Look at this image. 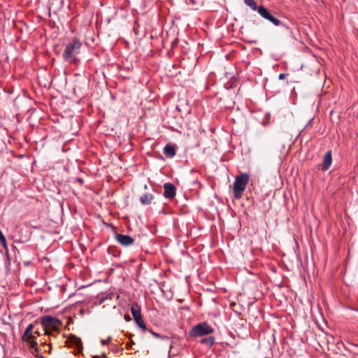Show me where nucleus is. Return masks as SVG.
<instances>
[{
    "label": "nucleus",
    "mask_w": 358,
    "mask_h": 358,
    "mask_svg": "<svg viewBox=\"0 0 358 358\" xmlns=\"http://www.w3.org/2000/svg\"><path fill=\"white\" fill-rule=\"evenodd\" d=\"M169 348H170V350L172 348V345L171 344H170Z\"/></svg>",
    "instance_id": "nucleus-24"
},
{
    "label": "nucleus",
    "mask_w": 358,
    "mask_h": 358,
    "mask_svg": "<svg viewBox=\"0 0 358 358\" xmlns=\"http://www.w3.org/2000/svg\"><path fill=\"white\" fill-rule=\"evenodd\" d=\"M70 343L75 345L78 348V351H80L83 349L81 340L76 336H73L70 338Z\"/></svg>",
    "instance_id": "nucleus-11"
},
{
    "label": "nucleus",
    "mask_w": 358,
    "mask_h": 358,
    "mask_svg": "<svg viewBox=\"0 0 358 358\" xmlns=\"http://www.w3.org/2000/svg\"><path fill=\"white\" fill-rule=\"evenodd\" d=\"M27 343L29 345V348L34 352H38L39 350L36 339L28 341Z\"/></svg>",
    "instance_id": "nucleus-14"
},
{
    "label": "nucleus",
    "mask_w": 358,
    "mask_h": 358,
    "mask_svg": "<svg viewBox=\"0 0 358 358\" xmlns=\"http://www.w3.org/2000/svg\"><path fill=\"white\" fill-rule=\"evenodd\" d=\"M155 198L153 194L150 192H146L141 196L140 201L143 205H148L152 203Z\"/></svg>",
    "instance_id": "nucleus-8"
},
{
    "label": "nucleus",
    "mask_w": 358,
    "mask_h": 358,
    "mask_svg": "<svg viewBox=\"0 0 358 358\" xmlns=\"http://www.w3.org/2000/svg\"><path fill=\"white\" fill-rule=\"evenodd\" d=\"M124 319H125V320H127V321H129V320H131V318H130L129 315H126L124 316Z\"/></svg>",
    "instance_id": "nucleus-21"
},
{
    "label": "nucleus",
    "mask_w": 358,
    "mask_h": 358,
    "mask_svg": "<svg viewBox=\"0 0 358 358\" xmlns=\"http://www.w3.org/2000/svg\"><path fill=\"white\" fill-rule=\"evenodd\" d=\"M0 241L3 243H6V238L4 237V236L2 234L1 230H0Z\"/></svg>",
    "instance_id": "nucleus-18"
},
{
    "label": "nucleus",
    "mask_w": 358,
    "mask_h": 358,
    "mask_svg": "<svg viewBox=\"0 0 358 358\" xmlns=\"http://www.w3.org/2000/svg\"><path fill=\"white\" fill-rule=\"evenodd\" d=\"M111 340H112V337L109 336V337L108 338V340H103H103H101V344H102L103 345H107V344L108 343V342H109V341H110Z\"/></svg>",
    "instance_id": "nucleus-17"
},
{
    "label": "nucleus",
    "mask_w": 358,
    "mask_h": 358,
    "mask_svg": "<svg viewBox=\"0 0 358 358\" xmlns=\"http://www.w3.org/2000/svg\"><path fill=\"white\" fill-rule=\"evenodd\" d=\"M245 3L250 6L253 10H257V13L264 19L271 22L273 25L278 27L281 24V21L275 17L271 13L263 6H257L254 0H244Z\"/></svg>",
    "instance_id": "nucleus-1"
},
{
    "label": "nucleus",
    "mask_w": 358,
    "mask_h": 358,
    "mask_svg": "<svg viewBox=\"0 0 358 358\" xmlns=\"http://www.w3.org/2000/svg\"><path fill=\"white\" fill-rule=\"evenodd\" d=\"M213 332V329L206 322L199 323L190 331L192 336H203L205 335L210 334Z\"/></svg>",
    "instance_id": "nucleus-5"
},
{
    "label": "nucleus",
    "mask_w": 358,
    "mask_h": 358,
    "mask_svg": "<svg viewBox=\"0 0 358 358\" xmlns=\"http://www.w3.org/2000/svg\"><path fill=\"white\" fill-rule=\"evenodd\" d=\"M22 339L23 341H25V342L36 340V337L34 335V331H29L27 335H26V331H24L22 335Z\"/></svg>",
    "instance_id": "nucleus-13"
},
{
    "label": "nucleus",
    "mask_w": 358,
    "mask_h": 358,
    "mask_svg": "<svg viewBox=\"0 0 358 358\" xmlns=\"http://www.w3.org/2000/svg\"><path fill=\"white\" fill-rule=\"evenodd\" d=\"M208 343L210 345H213L214 343V340L213 338H210V341H208Z\"/></svg>",
    "instance_id": "nucleus-22"
},
{
    "label": "nucleus",
    "mask_w": 358,
    "mask_h": 358,
    "mask_svg": "<svg viewBox=\"0 0 358 358\" xmlns=\"http://www.w3.org/2000/svg\"><path fill=\"white\" fill-rule=\"evenodd\" d=\"M35 334H37L38 336H39L40 333L38 331H34V335L35 336Z\"/></svg>",
    "instance_id": "nucleus-23"
},
{
    "label": "nucleus",
    "mask_w": 358,
    "mask_h": 358,
    "mask_svg": "<svg viewBox=\"0 0 358 358\" xmlns=\"http://www.w3.org/2000/svg\"><path fill=\"white\" fill-rule=\"evenodd\" d=\"M34 324H29L28 325V327L26 328L25 331H26V335L29 332V331H34Z\"/></svg>",
    "instance_id": "nucleus-16"
},
{
    "label": "nucleus",
    "mask_w": 358,
    "mask_h": 358,
    "mask_svg": "<svg viewBox=\"0 0 358 358\" xmlns=\"http://www.w3.org/2000/svg\"><path fill=\"white\" fill-rule=\"evenodd\" d=\"M81 43L78 39H74L65 48L63 57L66 62L71 64L77 62L76 55L79 54Z\"/></svg>",
    "instance_id": "nucleus-2"
},
{
    "label": "nucleus",
    "mask_w": 358,
    "mask_h": 358,
    "mask_svg": "<svg viewBox=\"0 0 358 358\" xmlns=\"http://www.w3.org/2000/svg\"><path fill=\"white\" fill-rule=\"evenodd\" d=\"M131 312L133 315L134 319H136L137 317H141V309L137 304H133L131 308Z\"/></svg>",
    "instance_id": "nucleus-12"
},
{
    "label": "nucleus",
    "mask_w": 358,
    "mask_h": 358,
    "mask_svg": "<svg viewBox=\"0 0 358 358\" xmlns=\"http://www.w3.org/2000/svg\"><path fill=\"white\" fill-rule=\"evenodd\" d=\"M41 324L44 327L45 334L49 335L50 329L56 330L62 324V322L55 317L46 315L42 317Z\"/></svg>",
    "instance_id": "nucleus-4"
},
{
    "label": "nucleus",
    "mask_w": 358,
    "mask_h": 358,
    "mask_svg": "<svg viewBox=\"0 0 358 358\" xmlns=\"http://www.w3.org/2000/svg\"><path fill=\"white\" fill-rule=\"evenodd\" d=\"M150 333L156 338H163L162 336H160L159 334L153 332L152 331H150Z\"/></svg>",
    "instance_id": "nucleus-19"
},
{
    "label": "nucleus",
    "mask_w": 358,
    "mask_h": 358,
    "mask_svg": "<svg viewBox=\"0 0 358 358\" xmlns=\"http://www.w3.org/2000/svg\"><path fill=\"white\" fill-rule=\"evenodd\" d=\"M284 78H285V74H283V73H280V74L279 75V79H280V80H282V79H283Z\"/></svg>",
    "instance_id": "nucleus-20"
},
{
    "label": "nucleus",
    "mask_w": 358,
    "mask_h": 358,
    "mask_svg": "<svg viewBox=\"0 0 358 358\" xmlns=\"http://www.w3.org/2000/svg\"><path fill=\"white\" fill-rule=\"evenodd\" d=\"M164 196L167 199H173L176 196V187L175 186L170 183L166 182L164 185Z\"/></svg>",
    "instance_id": "nucleus-7"
},
{
    "label": "nucleus",
    "mask_w": 358,
    "mask_h": 358,
    "mask_svg": "<svg viewBox=\"0 0 358 358\" xmlns=\"http://www.w3.org/2000/svg\"><path fill=\"white\" fill-rule=\"evenodd\" d=\"M164 154L167 157H173V156H175V155H176V150H175L174 146H173V145H171L170 144H167L164 148Z\"/></svg>",
    "instance_id": "nucleus-10"
},
{
    "label": "nucleus",
    "mask_w": 358,
    "mask_h": 358,
    "mask_svg": "<svg viewBox=\"0 0 358 358\" xmlns=\"http://www.w3.org/2000/svg\"><path fill=\"white\" fill-rule=\"evenodd\" d=\"M115 239L123 246H129L134 243V239L128 235L116 234Z\"/></svg>",
    "instance_id": "nucleus-6"
},
{
    "label": "nucleus",
    "mask_w": 358,
    "mask_h": 358,
    "mask_svg": "<svg viewBox=\"0 0 358 358\" xmlns=\"http://www.w3.org/2000/svg\"><path fill=\"white\" fill-rule=\"evenodd\" d=\"M136 323L137 324V325L141 328L143 330H145L146 327H145V324H144L142 318H141V316L139 317H137V320L136 319H134Z\"/></svg>",
    "instance_id": "nucleus-15"
},
{
    "label": "nucleus",
    "mask_w": 358,
    "mask_h": 358,
    "mask_svg": "<svg viewBox=\"0 0 358 358\" xmlns=\"http://www.w3.org/2000/svg\"><path fill=\"white\" fill-rule=\"evenodd\" d=\"M94 358H96V357H94Z\"/></svg>",
    "instance_id": "nucleus-25"
},
{
    "label": "nucleus",
    "mask_w": 358,
    "mask_h": 358,
    "mask_svg": "<svg viewBox=\"0 0 358 358\" xmlns=\"http://www.w3.org/2000/svg\"><path fill=\"white\" fill-rule=\"evenodd\" d=\"M331 162H332L331 152V151H329L328 152H327L325 154V155L324 157L322 170L323 171L328 170L331 164Z\"/></svg>",
    "instance_id": "nucleus-9"
},
{
    "label": "nucleus",
    "mask_w": 358,
    "mask_h": 358,
    "mask_svg": "<svg viewBox=\"0 0 358 358\" xmlns=\"http://www.w3.org/2000/svg\"><path fill=\"white\" fill-rule=\"evenodd\" d=\"M248 181L249 175L248 173H241L236 177L233 184V191L235 198L240 199L242 197Z\"/></svg>",
    "instance_id": "nucleus-3"
}]
</instances>
